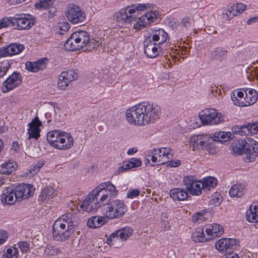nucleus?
Returning <instances> with one entry per match:
<instances>
[{
    "label": "nucleus",
    "instance_id": "nucleus-1",
    "mask_svg": "<svg viewBox=\"0 0 258 258\" xmlns=\"http://www.w3.org/2000/svg\"><path fill=\"white\" fill-rule=\"evenodd\" d=\"M146 9V4H138L131 7L128 6L115 13L113 16V20L122 24H129L135 22L133 27L136 30L139 31L149 24L150 21L154 22V19L156 18V12L155 11L148 12L141 17L137 18L140 11Z\"/></svg>",
    "mask_w": 258,
    "mask_h": 258
},
{
    "label": "nucleus",
    "instance_id": "nucleus-2",
    "mask_svg": "<svg viewBox=\"0 0 258 258\" xmlns=\"http://www.w3.org/2000/svg\"><path fill=\"white\" fill-rule=\"evenodd\" d=\"M160 107L155 104L143 102L131 107L126 112L127 121L131 124L145 125L159 119Z\"/></svg>",
    "mask_w": 258,
    "mask_h": 258
},
{
    "label": "nucleus",
    "instance_id": "nucleus-3",
    "mask_svg": "<svg viewBox=\"0 0 258 258\" xmlns=\"http://www.w3.org/2000/svg\"><path fill=\"white\" fill-rule=\"evenodd\" d=\"M75 225L72 214L68 213L57 219L53 225V235L55 240L64 241L79 235L80 232L75 230Z\"/></svg>",
    "mask_w": 258,
    "mask_h": 258
},
{
    "label": "nucleus",
    "instance_id": "nucleus-4",
    "mask_svg": "<svg viewBox=\"0 0 258 258\" xmlns=\"http://www.w3.org/2000/svg\"><path fill=\"white\" fill-rule=\"evenodd\" d=\"M99 45V41L90 39L89 34L87 31H79L71 35L64 44V47L69 51L82 50L89 51Z\"/></svg>",
    "mask_w": 258,
    "mask_h": 258
},
{
    "label": "nucleus",
    "instance_id": "nucleus-5",
    "mask_svg": "<svg viewBox=\"0 0 258 258\" xmlns=\"http://www.w3.org/2000/svg\"><path fill=\"white\" fill-rule=\"evenodd\" d=\"M47 141L49 144L56 149L67 150L74 144V138L69 134L60 132L59 130L50 131L47 135Z\"/></svg>",
    "mask_w": 258,
    "mask_h": 258
},
{
    "label": "nucleus",
    "instance_id": "nucleus-6",
    "mask_svg": "<svg viewBox=\"0 0 258 258\" xmlns=\"http://www.w3.org/2000/svg\"><path fill=\"white\" fill-rule=\"evenodd\" d=\"M127 211V207L124 203L119 200L112 201L110 203L104 204L102 213L109 219L119 218Z\"/></svg>",
    "mask_w": 258,
    "mask_h": 258
},
{
    "label": "nucleus",
    "instance_id": "nucleus-7",
    "mask_svg": "<svg viewBox=\"0 0 258 258\" xmlns=\"http://www.w3.org/2000/svg\"><path fill=\"white\" fill-rule=\"evenodd\" d=\"M133 232V229L130 227H125L112 233L108 238L107 243L110 245L117 247L122 245L123 241L130 237Z\"/></svg>",
    "mask_w": 258,
    "mask_h": 258
},
{
    "label": "nucleus",
    "instance_id": "nucleus-8",
    "mask_svg": "<svg viewBox=\"0 0 258 258\" xmlns=\"http://www.w3.org/2000/svg\"><path fill=\"white\" fill-rule=\"evenodd\" d=\"M199 117L204 124H217L225 121L224 116L213 108L202 110L199 113Z\"/></svg>",
    "mask_w": 258,
    "mask_h": 258
},
{
    "label": "nucleus",
    "instance_id": "nucleus-9",
    "mask_svg": "<svg viewBox=\"0 0 258 258\" xmlns=\"http://www.w3.org/2000/svg\"><path fill=\"white\" fill-rule=\"evenodd\" d=\"M66 16L73 24L81 23L84 21L86 15L80 7L73 4H69Z\"/></svg>",
    "mask_w": 258,
    "mask_h": 258
},
{
    "label": "nucleus",
    "instance_id": "nucleus-10",
    "mask_svg": "<svg viewBox=\"0 0 258 258\" xmlns=\"http://www.w3.org/2000/svg\"><path fill=\"white\" fill-rule=\"evenodd\" d=\"M245 97L244 101H240L235 96V93L231 96V99L233 103L240 107H245L254 104L258 99V93L252 89H247L245 91Z\"/></svg>",
    "mask_w": 258,
    "mask_h": 258
},
{
    "label": "nucleus",
    "instance_id": "nucleus-11",
    "mask_svg": "<svg viewBox=\"0 0 258 258\" xmlns=\"http://www.w3.org/2000/svg\"><path fill=\"white\" fill-rule=\"evenodd\" d=\"M183 182L185 185V189L191 195L199 196L202 194V191H204L203 186L201 185L202 181L195 180L192 176L184 177Z\"/></svg>",
    "mask_w": 258,
    "mask_h": 258
},
{
    "label": "nucleus",
    "instance_id": "nucleus-12",
    "mask_svg": "<svg viewBox=\"0 0 258 258\" xmlns=\"http://www.w3.org/2000/svg\"><path fill=\"white\" fill-rule=\"evenodd\" d=\"M34 25V22L26 17L24 14H17L12 17L11 25L18 30L29 29Z\"/></svg>",
    "mask_w": 258,
    "mask_h": 258
},
{
    "label": "nucleus",
    "instance_id": "nucleus-13",
    "mask_svg": "<svg viewBox=\"0 0 258 258\" xmlns=\"http://www.w3.org/2000/svg\"><path fill=\"white\" fill-rule=\"evenodd\" d=\"M100 207L99 201L94 194L93 190L90 193L80 205V208L87 212L94 213Z\"/></svg>",
    "mask_w": 258,
    "mask_h": 258
},
{
    "label": "nucleus",
    "instance_id": "nucleus-14",
    "mask_svg": "<svg viewBox=\"0 0 258 258\" xmlns=\"http://www.w3.org/2000/svg\"><path fill=\"white\" fill-rule=\"evenodd\" d=\"M22 76L19 72H14L9 77L4 81L2 87L4 93L19 86L22 82Z\"/></svg>",
    "mask_w": 258,
    "mask_h": 258
},
{
    "label": "nucleus",
    "instance_id": "nucleus-15",
    "mask_svg": "<svg viewBox=\"0 0 258 258\" xmlns=\"http://www.w3.org/2000/svg\"><path fill=\"white\" fill-rule=\"evenodd\" d=\"M215 247L220 252H230L236 249L237 241L233 238H221L216 241Z\"/></svg>",
    "mask_w": 258,
    "mask_h": 258
},
{
    "label": "nucleus",
    "instance_id": "nucleus-16",
    "mask_svg": "<svg viewBox=\"0 0 258 258\" xmlns=\"http://www.w3.org/2000/svg\"><path fill=\"white\" fill-rule=\"evenodd\" d=\"M213 138L207 135H199L192 136L189 141L190 145L193 147L192 150L204 148L206 143L211 144L214 142Z\"/></svg>",
    "mask_w": 258,
    "mask_h": 258
},
{
    "label": "nucleus",
    "instance_id": "nucleus-17",
    "mask_svg": "<svg viewBox=\"0 0 258 258\" xmlns=\"http://www.w3.org/2000/svg\"><path fill=\"white\" fill-rule=\"evenodd\" d=\"M16 199L21 201L29 198L34 192V188L30 184H21L17 186L15 189Z\"/></svg>",
    "mask_w": 258,
    "mask_h": 258
},
{
    "label": "nucleus",
    "instance_id": "nucleus-18",
    "mask_svg": "<svg viewBox=\"0 0 258 258\" xmlns=\"http://www.w3.org/2000/svg\"><path fill=\"white\" fill-rule=\"evenodd\" d=\"M246 142L245 144L244 154L248 162H251L255 160L258 155V143L255 141H249Z\"/></svg>",
    "mask_w": 258,
    "mask_h": 258
},
{
    "label": "nucleus",
    "instance_id": "nucleus-19",
    "mask_svg": "<svg viewBox=\"0 0 258 258\" xmlns=\"http://www.w3.org/2000/svg\"><path fill=\"white\" fill-rule=\"evenodd\" d=\"M24 49V46L21 44L12 43L6 47L0 48V58L21 52Z\"/></svg>",
    "mask_w": 258,
    "mask_h": 258
},
{
    "label": "nucleus",
    "instance_id": "nucleus-20",
    "mask_svg": "<svg viewBox=\"0 0 258 258\" xmlns=\"http://www.w3.org/2000/svg\"><path fill=\"white\" fill-rule=\"evenodd\" d=\"M160 44L153 43L150 38H146L144 42V53L149 58H154L157 56L158 48H160Z\"/></svg>",
    "mask_w": 258,
    "mask_h": 258
},
{
    "label": "nucleus",
    "instance_id": "nucleus-21",
    "mask_svg": "<svg viewBox=\"0 0 258 258\" xmlns=\"http://www.w3.org/2000/svg\"><path fill=\"white\" fill-rule=\"evenodd\" d=\"M47 61L46 58H40L35 62L28 61L26 62L25 67L28 71L36 73L45 68Z\"/></svg>",
    "mask_w": 258,
    "mask_h": 258
},
{
    "label": "nucleus",
    "instance_id": "nucleus-22",
    "mask_svg": "<svg viewBox=\"0 0 258 258\" xmlns=\"http://www.w3.org/2000/svg\"><path fill=\"white\" fill-rule=\"evenodd\" d=\"M29 128L28 131L29 138H34L37 139L40 137V126L41 125V122L38 117L36 116L32 121L28 124Z\"/></svg>",
    "mask_w": 258,
    "mask_h": 258
},
{
    "label": "nucleus",
    "instance_id": "nucleus-23",
    "mask_svg": "<svg viewBox=\"0 0 258 258\" xmlns=\"http://www.w3.org/2000/svg\"><path fill=\"white\" fill-rule=\"evenodd\" d=\"M206 232L211 240L216 237H220L224 233L223 227L219 224L214 223L208 226L206 229Z\"/></svg>",
    "mask_w": 258,
    "mask_h": 258
},
{
    "label": "nucleus",
    "instance_id": "nucleus-24",
    "mask_svg": "<svg viewBox=\"0 0 258 258\" xmlns=\"http://www.w3.org/2000/svg\"><path fill=\"white\" fill-rule=\"evenodd\" d=\"M16 199L15 191L11 187H7L4 191L1 196V201L3 203L7 205H13L15 203Z\"/></svg>",
    "mask_w": 258,
    "mask_h": 258
},
{
    "label": "nucleus",
    "instance_id": "nucleus-25",
    "mask_svg": "<svg viewBox=\"0 0 258 258\" xmlns=\"http://www.w3.org/2000/svg\"><path fill=\"white\" fill-rule=\"evenodd\" d=\"M18 165L15 161L9 160L0 165V173L5 175H10L17 169Z\"/></svg>",
    "mask_w": 258,
    "mask_h": 258
},
{
    "label": "nucleus",
    "instance_id": "nucleus-26",
    "mask_svg": "<svg viewBox=\"0 0 258 258\" xmlns=\"http://www.w3.org/2000/svg\"><path fill=\"white\" fill-rule=\"evenodd\" d=\"M103 185H99L95 189H94L93 192L95 195L97 199L99 200L101 203L102 202H110L111 198L114 196H110V195H105V190H103L104 187Z\"/></svg>",
    "mask_w": 258,
    "mask_h": 258
},
{
    "label": "nucleus",
    "instance_id": "nucleus-27",
    "mask_svg": "<svg viewBox=\"0 0 258 258\" xmlns=\"http://www.w3.org/2000/svg\"><path fill=\"white\" fill-rule=\"evenodd\" d=\"M246 142L243 140H238L232 143L230 146L231 153L235 155H240L244 154Z\"/></svg>",
    "mask_w": 258,
    "mask_h": 258
},
{
    "label": "nucleus",
    "instance_id": "nucleus-28",
    "mask_svg": "<svg viewBox=\"0 0 258 258\" xmlns=\"http://www.w3.org/2000/svg\"><path fill=\"white\" fill-rule=\"evenodd\" d=\"M170 197L173 200L184 201L188 198V194L184 189L175 188L170 190Z\"/></svg>",
    "mask_w": 258,
    "mask_h": 258
},
{
    "label": "nucleus",
    "instance_id": "nucleus-29",
    "mask_svg": "<svg viewBox=\"0 0 258 258\" xmlns=\"http://www.w3.org/2000/svg\"><path fill=\"white\" fill-rule=\"evenodd\" d=\"M246 192L245 186L243 184H235L229 190V194L232 198H241Z\"/></svg>",
    "mask_w": 258,
    "mask_h": 258
},
{
    "label": "nucleus",
    "instance_id": "nucleus-30",
    "mask_svg": "<svg viewBox=\"0 0 258 258\" xmlns=\"http://www.w3.org/2000/svg\"><path fill=\"white\" fill-rule=\"evenodd\" d=\"M55 195L53 187L52 186H46L42 189L38 200L42 202L49 200L53 199Z\"/></svg>",
    "mask_w": 258,
    "mask_h": 258
},
{
    "label": "nucleus",
    "instance_id": "nucleus-31",
    "mask_svg": "<svg viewBox=\"0 0 258 258\" xmlns=\"http://www.w3.org/2000/svg\"><path fill=\"white\" fill-rule=\"evenodd\" d=\"M246 219L250 222H258V206L252 205L246 213ZM258 228V223L257 225Z\"/></svg>",
    "mask_w": 258,
    "mask_h": 258
},
{
    "label": "nucleus",
    "instance_id": "nucleus-32",
    "mask_svg": "<svg viewBox=\"0 0 258 258\" xmlns=\"http://www.w3.org/2000/svg\"><path fill=\"white\" fill-rule=\"evenodd\" d=\"M217 184V180L216 178L212 176H208L204 178L202 181L201 185L203 186L204 191L207 192L214 188Z\"/></svg>",
    "mask_w": 258,
    "mask_h": 258
},
{
    "label": "nucleus",
    "instance_id": "nucleus-33",
    "mask_svg": "<svg viewBox=\"0 0 258 258\" xmlns=\"http://www.w3.org/2000/svg\"><path fill=\"white\" fill-rule=\"evenodd\" d=\"M191 237L196 242H204L211 240L210 237H206L203 228L199 227L192 234Z\"/></svg>",
    "mask_w": 258,
    "mask_h": 258
},
{
    "label": "nucleus",
    "instance_id": "nucleus-34",
    "mask_svg": "<svg viewBox=\"0 0 258 258\" xmlns=\"http://www.w3.org/2000/svg\"><path fill=\"white\" fill-rule=\"evenodd\" d=\"M173 51V47L169 48H166L165 51L162 50V55H164V60H162L164 63L168 64V67H171L174 55L171 53V51Z\"/></svg>",
    "mask_w": 258,
    "mask_h": 258
},
{
    "label": "nucleus",
    "instance_id": "nucleus-35",
    "mask_svg": "<svg viewBox=\"0 0 258 258\" xmlns=\"http://www.w3.org/2000/svg\"><path fill=\"white\" fill-rule=\"evenodd\" d=\"M104 223L102 217L94 216L89 219L87 222V226L91 228H96L101 227Z\"/></svg>",
    "mask_w": 258,
    "mask_h": 258
},
{
    "label": "nucleus",
    "instance_id": "nucleus-36",
    "mask_svg": "<svg viewBox=\"0 0 258 258\" xmlns=\"http://www.w3.org/2000/svg\"><path fill=\"white\" fill-rule=\"evenodd\" d=\"M234 137V135L230 132H220L218 134L217 136L216 134L213 140L214 142L219 141L221 142H227L230 139H232Z\"/></svg>",
    "mask_w": 258,
    "mask_h": 258
},
{
    "label": "nucleus",
    "instance_id": "nucleus-37",
    "mask_svg": "<svg viewBox=\"0 0 258 258\" xmlns=\"http://www.w3.org/2000/svg\"><path fill=\"white\" fill-rule=\"evenodd\" d=\"M44 163L38 162L37 163L32 164L30 168L27 170V172L25 173L26 177H31L34 176L40 170V169L43 166Z\"/></svg>",
    "mask_w": 258,
    "mask_h": 258
},
{
    "label": "nucleus",
    "instance_id": "nucleus-38",
    "mask_svg": "<svg viewBox=\"0 0 258 258\" xmlns=\"http://www.w3.org/2000/svg\"><path fill=\"white\" fill-rule=\"evenodd\" d=\"M100 185H103V190H105V195H110V196H114L115 197L117 195V190L116 189L115 186L110 182H106L101 183Z\"/></svg>",
    "mask_w": 258,
    "mask_h": 258
},
{
    "label": "nucleus",
    "instance_id": "nucleus-39",
    "mask_svg": "<svg viewBox=\"0 0 258 258\" xmlns=\"http://www.w3.org/2000/svg\"><path fill=\"white\" fill-rule=\"evenodd\" d=\"M62 78H66L70 83L71 82L77 79L78 77V74L74 70H69L67 71L61 73Z\"/></svg>",
    "mask_w": 258,
    "mask_h": 258
},
{
    "label": "nucleus",
    "instance_id": "nucleus-40",
    "mask_svg": "<svg viewBox=\"0 0 258 258\" xmlns=\"http://www.w3.org/2000/svg\"><path fill=\"white\" fill-rule=\"evenodd\" d=\"M55 0H39L35 4V8L38 9H49L52 6Z\"/></svg>",
    "mask_w": 258,
    "mask_h": 258
},
{
    "label": "nucleus",
    "instance_id": "nucleus-41",
    "mask_svg": "<svg viewBox=\"0 0 258 258\" xmlns=\"http://www.w3.org/2000/svg\"><path fill=\"white\" fill-rule=\"evenodd\" d=\"M227 51L222 47H217L215 48L211 53L213 58L217 59L218 57H223L226 55Z\"/></svg>",
    "mask_w": 258,
    "mask_h": 258
},
{
    "label": "nucleus",
    "instance_id": "nucleus-42",
    "mask_svg": "<svg viewBox=\"0 0 258 258\" xmlns=\"http://www.w3.org/2000/svg\"><path fill=\"white\" fill-rule=\"evenodd\" d=\"M18 250L17 248L12 247L7 249L6 252H4L2 258H18Z\"/></svg>",
    "mask_w": 258,
    "mask_h": 258
},
{
    "label": "nucleus",
    "instance_id": "nucleus-43",
    "mask_svg": "<svg viewBox=\"0 0 258 258\" xmlns=\"http://www.w3.org/2000/svg\"><path fill=\"white\" fill-rule=\"evenodd\" d=\"M207 212L202 211L201 212L195 213L192 217V220L194 223H202L205 221L207 218L205 217Z\"/></svg>",
    "mask_w": 258,
    "mask_h": 258
},
{
    "label": "nucleus",
    "instance_id": "nucleus-44",
    "mask_svg": "<svg viewBox=\"0 0 258 258\" xmlns=\"http://www.w3.org/2000/svg\"><path fill=\"white\" fill-rule=\"evenodd\" d=\"M232 131L234 133L241 136H247L248 135V128L247 127V125L235 126L232 127Z\"/></svg>",
    "mask_w": 258,
    "mask_h": 258
},
{
    "label": "nucleus",
    "instance_id": "nucleus-45",
    "mask_svg": "<svg viewBox=\"0 0 258 258\" xmlns=\"http://www.w3.org/2000/svg\"><path fill=\"white\" fill-rule=\"evenodd\" d=\"M163 151H162V161L167 160H173L174 158V152L173 151L167 147H162Z\"/></svg>",
    "mask_w": 258,
    "mask_h": 258
},
{
    "label": "nucleus",
    "instance_id": "nucleus-46",
    "mask_svg": "<svg viewBox=\"0 0 258 258\" xmlns=\"http://www.w3.org/2000/svg\"><path fill=\"white\" fill-rule=\"evenodd\" d=\"M223 15L224 18H226L228 20H230L234 16L237 15V13H235L234 8L232 7L224 10L223 12Z\"/></svg>",
    "mask_w": 258,
    "mask_h": 258
},
{
    "label": "nucleus",
    "instance_id": "nucleus-47",
    "mask_svg": "<svg viewBox=\"0 0 258 258\" xmlns=\"http://www.w3.org/2000/svg\"><path fill=\"white\" fill-rule=\"evenodd\" d=\"M247 127L248 128V135L256 134L258 132V122L249 123Z\"/></svg>",
    "mask_w": 258,
    "mask_h": 258
},
{
    "label": "nucleus",
    "instance_id": "nucleus-48",
    "mask_svg": "<svg viewBox=\"0 0 258 258\" xmlns=\"http://www.w3.org/2000/svg\"><path fill=\"white\" fill-rule=\"evenodd\" d=\"M166 164L167 167H176L181 164V161L179 160H167L162 161V165Z\"/></svg>",
    "mask_w": 258,
    "mask_h": 258
},
{
    "label": "nucleus",
    "instance_id": "nucleus-49",
    "mask_svg": "<svg viewBox=\"0 0 258 258\" xmlns=\"http://www.w3.org/2000/svg\"><path fill=\"white\" fill-rule=\"evenodd\" d=\"M62 75H60L58 78V87L61 90H64L68 86L70 82L68 81L66 78H62Z\"/></svg>",
    "mask_w": 258,
    "mask_h": 258
},
{
    "label": "nucleus",
    "instance_id": "nucleus-50",
    "mask_svg": "<svg viewBox=\"0 0 258 258\" xmlns=\"http://www.w3.org/2000/svg\"><path fill=\"white\" fill-rule=\"evenodd\" d=\"M18 244L23 253L27 252L30 249L29 244L26 241H20Z\"/></svg>",
    "mask_w": 258,
    "mask_h": 258
},
{
    "label": "nucleus",
    "instance_id": "nucleus-51",
    "mask_svg": "<svg viewBox=\"0 0 258 258\" xmlns=\"http://www.w3.org/2000/svg\"><path fill=\"white\" fill-rule=\"evenodd\" d=\"M12 17L5 18L0 20V29L6 28L11 25Z\"/></svg>",
    "mask_w": 258,
    "mask_h": 258
},
{
    "label": "nucleus",
    "instance_id": "nucleus-52",
    "mask_svg": "<svg viewBox=\"0 0 258 258\" xmlns=\"http://www.w3.org/2000/svg\"><path fill=\"white\" fill-rule=\"evenodd\" d=\"M233 8H234V10L235 13H237V15L238 14L242 13L246 8V5L243 4H237L236 6L233 5Z\"/></svg>",
    "mask_w": 258,
    "mask_h": 258
},
{
    "label": "nucleus",
    "instance_id": "nucleus-53",
    "mask_svg": "<svg viewBox=\"0 0 258 258\" xmlns=\"http://www.w3.org/2000/svg\"><path fill=\"white\" fill-rule=\"evenodd\" d=\"M60 252L58 248H55L53 246L48 247L46 250V252L50 255H57L58 252Z\"/></svg>",
    "mask_w": 258,
    "mask_h": 258
},
{
    "label": "nucleus",
    "instance_id": "nucleus-54",
    "mask_svg": "<svg viewBox=\"0 0 258 258\" xmlns=\"http://www.w3.org/2000/svg\"><path fill=\"white\" fill-rule=\"evenodd\" d=\"M168 214L167 213H162V222L164 223V228H168L170 227V222L168 220Z\"/></svg>",
    "mask_w": 258,
    "mask_h": 258
},
{
    "label": "nucleus",
    "instance_id": "nucleus-55",
    "mask_svg": "<svg viewBox=\"0 0 258 258\" xmlns=\"http://www.w3.org/2000/svg\"><path fill=\"white\" fill-rule=\"evenodd\" d=\"M8 237L7 232L5 230H0V245L3 244Z\"/></svg>",
    "mask_w": 258,
    "mask_h": 258
},
{
    "label": "nucleus",
    "instance_id": "nucleus-56",
    "mask_svg": "<svg viewBox=\"0 0 258 258\" xmlns=\"http://www.w3.org/2000/svg\"><path fill=\"white\" fill-rule=\"evenodd\" d=\"M140 191L138 189H131L127 191V196L129 198H134L137 197L140 194Z\"/></svg>",
    "mask_w": 258,
    "mask_h": 258
},
{
    "label": "nucleus",
    "instance_id": "nucleus-57",
    "mask_svg": "<svg viewBox=\"0 0 258 258\" xmlns=\"http://www.w3.org/2000/svg\"><path fill=\"white\" fill-rule=\"evenodd\" d=\"M181 24H182L185 28L189 27L191 24L190 19L188 17L183 18L181 22Z\"/></svg>",
    "mask_w": 258,
    "mask_h": 258
},
{
    "label": "nucleus",
    "instance_id": "nucleus-58",
    "mask_svg": "<svg viewBox=\"0 0 258 258\" xmlns=\"http://www.w3.org/2000/svg\"><path fill=\"white\" fill-rule=\"evenodd\" d=\"M214 143L212 142L211 144H208V143H206L204 148L207 150L210 153L213 154V150L214 149Z\"/></svg>",
    "mask_w": 258,
    "mask_h": 258
},
{
    "label": "nucleus",
    "instance_id": "nucleus-59",
    "mask_svg": "<svg viewBox=\"0 0 258 258\" xmlns=\"http://www.w3.org/2000/svg\"><path fill=\"white\" fill-rule=\"evenodd\" d=\"M130 160L132 163H133L132 166L134 167H138L141 166L142 165L141 161L138 159L133 158Z\"/></svg>",
    "mask_w": 258,
    "mask_h": 258
},
{
    "label": "nucleus",
    "instance_id": "nucleus-60",
    "mask_svg": "<svg viewBox=\"0 0 258 258\" xmlns=\"http://www.w3.org/2000/svg\"><path fill=\"white\" fill-rule=\"evenodd\" d=\"M60 29L63 31H67L70 28V25L68 23H61L59 26Z\"/></svg>",
    "mask_w": 258,
    "mask_h": 258
},
{
    "label": "nucleus",
    "instance_id": "nucleus-61",
    "mask_svg": "<svg viewBox=\"0 0 258 258\" xmlns=\"http://www.w3.org/2000/svg\"><path fill=\"white\" fill-rule=\"evenodd\" d=\"M223 258H239L238 255L236 253H231L224 255V257Z\"/></svg>",
    "mask_w": 258,
    "mask_h": 258
},
{
    "label": "nucleus",
    "instance_id": "nucleus-62",
    "mask_svg": "<svg viewBox=\"0 0 258 258\" xmlns=\"http://www.w3.org/2000/svg\"><path fill=\"white\" fill-rule=\"evenodd\" d=\"M10 66V64L9 62H7L5 64H4L3 67H2L1 68V69H2V71L4 73V74H5V75L6 74L8 70H9Z\"/></svg>",
    "mask_w": 258,
    "mask_h": 258
},
{
    "label": "nucleus",
    "instance_id": "nucleus-63",
    "mask_svg": "<svg viewBox=\"0 0 258 258\" xmlns=\"http://www.w3.org/2000/svg\"><path fill=\"white\" fill-rule=\"evenodd\" d=\"M132 164L133 163H132L131 160L128 161L124 165H123V166L122 167H124V168H123V170H125V169H131L132 168H134L133 166H132Z\"/></svg>",
    "mask_w": 258,
    "mask_h": 258
},
{
    "label": "nucleus",
    "instance_id": "nucleus-64",
    "mask_svg": "<svg viewBox=\"0 0 258 258\" xmlns=\"http://www.w3.org/2000/svg\"><path fill=\"white\" fill-rule=\"evenodd\" d=\"M138 151V149L136 147H134L131 149H129L127 151V154L128 155H132Z\"/></svg>",
    "mask_w": 258,
    "mask_h": 258
}]
</instances>
